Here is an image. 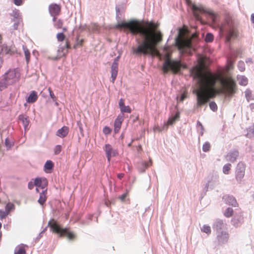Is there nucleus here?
Masks as SVG:
<instances>
[{"mask_svg": "<svg viewBox=\"0 0 254 254\" xmlns=\"http://www.w3.org/2000/svg\"><path fill=\"white\" fill-rule=\"evenodd\" d=\"M206 58L200 57L198 65L191 70V74L197 80V86L193 93L196 95L197 105L201 106L206 104L210 99L216 95L226 93L229 95L236 92V84L231 77L221 79L223 88H216V82L220 79L218 74L205 71Z\"/></svg>", "mask_w": 254, "mask_h": 254, "instance_id": "f257e3e1", "label": "nucleus"}, {"mask_svg": "<svg viewBox=\"0 0 254 254\" xmlns=\"http://www.w3.org/2000/svg\"><path fill=\"white\" fill-rule=\"evenodd\" d=\"M117 26L127 28L132 35L139 34L142 37V40L136 39L138 45L136 48H132L133 54L137 56L159 55L156 46L162 41L163 35L160 31L157 30L158 27L157 24L147 21L142 25L137 20H130L119 23Z\"/></svg>", "mask_w": 254, "mask_h": 254, "instance_id": "f03ea898", "label": "nucleus"}, {"mask_svg": "<svg viewBox=\"0 0 254 254\" xmlns=\"http://www.w3.org/2000/svg\"><path fill=\"white\" fill-rule=\"evenodd\" d=\"M163 50L165 52L164 56V62L162 67L164 73L171 71L173 74H177L182 69L187 68V66L185 63H182L181 60H174L171 58L172 54L169 47H164Z\"/></svg>", "mask_w": 254, "mask_h": 254, "instance_id": "7ed1b4c3", "label": "nucleus"}, {"mask_svg": "<svg viewBox=\"0 0 254 254\" xmlns=\"http://www.w3.org/2000/svg\"><path fill=\"white\" fill-rule=\"evenodd\" d=\"M192 8L193 11L194 15L196 19H198L199 18V15L197 13V11L201 13H207L209 15L213 24L215 23L217 18L219 17V15L217 13H215L213 10L204 7L202 5L197 6L193 4L192 6Z\"/></svg>", "mask_w": 254, "mask_h": 254, "instance_id": "20e7f679", "label": "nucleus"}, {"mask_svg": "<svg viewBox=\"0 0 254 254\" xmlns=\"http://www.w3.org/2000/svg\"><path fill=\"white\" fill-rule=\"evenodd\" d=\"M176 46L182 54L191 55V43L189 40H185L180 37L176 39Z\"/></svg>", "mask_w": 254, "mask_h": 254, "instance_id": "39448f33", "label": "nucleus"}, {"mask_svg": "<svg viewBox=\"0 0 254 254\" xmlns=\"http://www.w3.org/2000/svg\"><path fill=\"white\" fill-rule=\"evenodd\" d=\"M20 76V73L17 69H10L4 76V84L9 85L16 82L19 80Z\"/></svg>", "mask_w": 254, "mask_h": 254, "instance_id": "423d86ee", "label": "nucleus"}, {"mask_svg": "<svg viewBox=\"0 0 254 254\" xmlns=\"http://www.w3.org/2000/svg\"><path fill=\"white\" fill-rule=\"evenodd\" d=\"M48 226L50 228V230L53 233L60 237L64 235V229L58 223V222L54 219H52L48 222Z\"/></svg>", "mask_w": 254, "mask_h": 254, "instance_id": "0eeeda50", "label": "nucleus"}, {"mask_svg": "<svg viewBox=\"0 0 254 254\" xmlns=\"http://www.w3.org/2000/svg\"><path fill=\"white\" fill-rule=\"evenodd\" d=\"M48 181L44 178H37L35 179V185L37 187L36 190L37 192H39V189L47 190V187L48 186Z\"/></svg>", "mask_w": 254, "mask_h": 254, "instance_id": "6e6552de", "label": "nucleus"}, {"mask_svg": "<svg viewBox=\"0 0 254 254\" xmlns=\"http://www.w3.org/2000/svg\"><path fill=\"white\" fill-rule=\"evenodd\" d=\"M246 166L242 163H239L237 169H236V179L238 181H241L242 179L245 176Z\"/></svg>", "mask_w": 254, "mask_h": 254, "instance_id": "1a4fd4ad", "label": "nucleus"}, {"mask_svg": "<svg viewBox=\"0 0 254 254\" xmlns=\"http://www.w3.org/2000/svg\"><path fill=\"white\" fill-rule=\"evenodd\" d=\"M104 150L106 153V157L109 162L110 161L112 157L115 156L118 154L117 151L114 149L112 145L110 144H106Z\"/></svg>", "mask_w": 254, "mask_h": 254, "instance_id": "9d476101", "label": "nucleus"}, {"mask_svg": "<svg viewBox=\"0 0 254 254\" xmlns=\"http://www.w3.org/2000/svg\"><path fill=\"white\" fill-rule=\"evenodd\" d=\"M49 10L52 16L54 17V20L56 21L55 16L58 15L61 10L60 6L56 4H52L49 6Z\"/></svg>", "mask_w": 254, "mask_h": 254, "instance_id": "9b49d317", "label": "nucleus"}, {"mask_svg": "<svg viewBox=\"0 0 254 254\" xmlns=\"http://www.w3.org/2000/svg\"><path fill=\"white\" fill-rule=\"evenodd\" d=\"M123 121V118L122 117L118 116L115 120L114 123V132L115 133H118L121 127Z\"/></svg>", "mask_w": 254, "mask_h": 254, "instance_id": "f8f14e48", "label": "nucleus"}, {"mask_svg": "<svg viewBox=\"0 0 254 254\" xmlns=\"http://www.w3.org/2000/svg\"><path fill=\"white\" fill-rule=\"evenodd\" d=\"M238 155L239 152L237 150L230 152L226 156L227 160L231 162H234Z\"/></svg>", "mask_w": 254, "mask_h": 254, "instance_id": "ddd939ff", "label": "nucleus"}, {"mask_svg": "<svg viewBox=\"0 0 254 254\" xmlns=\"http://www.w3.org/2000/svg\"><path fill=\"white\" fill-rule=\"evenodd\" d=\"M238 36V31L234 28L230 29L226 36L227 41L229 42L232 39L236 38Z\"/></svg>", "mask_w": 254, "mask_h": 254, "instance_id": "4468645a", "label": "nucleus"}, {"mask_svg": "<svg viewBox=\"0 0 254 254\" xmlns=\"http://www.w3.org/2000/svg\"><path fill=\"white\" fill-rule=\"evenodd\" d=\"M223 199H224L226 203H228L229 205H231L233 206H237L238 205L235 198L233 196L226 195L224 196Z\"/></svg>", "mask_w": 254, "mask_h": 254, "instance_id": "2eb2a0df", "label": "nucleus"}, {"mask_svg": "<svg viewBox=\"0 0 254 254\" xmlns=\"http://www.w3.org/2000/svg\"><path fill=\"white\" fill-rule=\"evenodd\" d=\"M118 66L116 64H113L111 67V78L113 83L114 82L118 74Z\"/></svg>", "mask_w": 254, "mask_h": 254, "instance_id": "dca6fc26", "label": "nucleus"}, {"mask_svg": "<svg viewBox=\"0 0 254 254\" xmlns=\"http://www.w3.org/2000/svg\"><path fill=\"white\" fill-rule=\"evenodd\" d=\"M47 190H43L40 192V197L38 202L41 204L43 205L47 200Z\"/></svg>", "mask_w": 254, "mask_h": 254, "instance_id": "f3484780", "label": "nucleus"}, {"mask_svg": "<svg viewBox=\"0 0 254 254\" xmlns=\"http://www.w3.org/2000/svg\"><path fill=\"white\" fill-rule=\"evenodd\" d=\"M18 119L22 123L24 128L26 130L29 124V120L28 119V117L26 115H20L18 116Z\"/></svg>", "mask_w": 254, "mask_h": 254, "instance_id": "a211bd4d", "label": "nucleus"}, {"mask_svg": "<svg viewBox=\"0 0 254 254\" xmlns=\"http://www.w3.org/2000/svg\"><path fill=\"white\" fill-rule=\"evenodd\" d=\"M38 96L37 92L35 91H32L27 98L26 101L29 103H33L37 101Z\"/></svg>", "mask_w": 254, "mask_h": 254, "instance_id": "6ab92c4d", "label": "nucleus"}, {"mask_svg": "<svg viewBox=\"0 0 254 254\" xmlns=\"http://www.w3.org/2000/svg\"><path fill=\"white\" fill-rule=\"evenodd\" d=\"M26 246L23 244L17 246L15 249L14 254H26Z\"/></svg>", "mask_w": 254, "mask_h": 254, "instance_id": "aec40b11", "label": "nucleus"}, {"mask_svg": "<svg viewBox=\"0 0 254 254\" xmlns=\"http://www.w3.org/2000/svg\"><path fill=\"white\" fill-rule=\"evenodd\" d=\"M228 239V234L225 232H221L220 234H219L218 235V241L221 243H224L227 241Z\"/></svg>", "mask_w": 254, "mask_h": 254, "instance_id": "412c9836", "label": "nucleus"}, {"mask_svg": "<svg viewBox=\"0 0 254 254\" xmlns=\"http://www.w3.org/2000/svg\"><path fill=\"white\" fill-rule=\"evenodd\" d=\"M54 167V164L51 160L47 161L44 165L45 171L46 173H51V170L53 169Z\"/></svg>", "mask_w": 254, "mask_h": 254, "instance_id": "4be33fe9", "label": "nucleus"}, {"mask_svg": "<svg viewBox=\"0 0 254 254\" xmlns=\"http://www.w3.org/2000/svg\"><path fill=\"white\" fill-rule=\"evenodd\" d=\"M237 80L238 81V83L242 86L247 85L248 82L247 78L242 75L238 76L237 77Z\"/></svg>", "mask_w": 254, "mask_h": 254, "instance_id": "5701e85b", "label": "nucleus"}, {"mask_svg": "<svg viewBox=\"0 0 254 254\" xmlns=\"http://www.w3.org/2000/svg\"><path fill=\"white\" fill-rule=\"evenodd\" d=\"M64 236L66 237L69 240H73L76 237L75 235L67 228H64Z\"/></svg>", "mask_w": 254, "mask_h": 254, "instance_id": "b1692460", "label": "nucleus"}, {"mask_svg": "<svg viewBox=\"0 0 254 254\" xmlns=\"http://www.w3.org/2000/svg\"><path fill=\"white\" fill-rule=\"evenodd\" d=\"M180 117V115L179 113H177L174 116L170 118L168 122L167 123V124H165V126H167V125H173L176 120H177Z\"/></svg>", "mask_w": 254, "mask_h": 254, "instance_id": "393cba45", "label": "nucleus"}, {"mask_svg": "<svg viewBox=\"0 0 254 254\" xmlns=\"http://www.w3.org/2000/svg\"><path fill=\"white\" fill-rule=\"evenodd\" d=\"M22 48L24 51L26 63L27 64H28L30 59V53L26 46L23 45Z\"/></svg>", "mask_w": 254, "mask_h": 254, "instance_id": "a878e982", "label": "nucleus"}, {"mask_svg": "<svg viewBox=\"0 0 254 254\" xmlns=\"http://www.w3.org/2000/svg\"><path fill=\"white\" fill-rule=\"evenodd\" d=\"M89 30L93 32L99 31L100 27L96 23H92L89 26Z\"/></svg>", "mask_w": 254, "mask_h": 254, "instance_id": "bb28decb", "label": "nucleus"}, {"mask_svg": "<svg viewBox=\"0 0 254 254\" xmlns=\"http://www.w3.org/2000/svg\"><path fill=\"white\" fill-rule=\"evenodd\" d=\"M201 231L204 232L207 234H210L211 233V230L210 227L208 225H203L202 228L201 229Z\"/></svg>", "mask_w": 254, "mask_h": 254, "instance_id": "cd10ccee", "label": "nucleus"}, {"mask_svg": "<svg viewBox=\"0 0 254 254\" xmlns=\"http://www.w3.org/2000/svg\"><path fill=\"white\" fill-rule=\"evenodd\" d=\"M233 214V210L231 208H228L224 212V215L227 217H230Z\"/></svg>", "mask_w": 254, "mask_h": 254, "instance_id": "c85d7f7f", "label": "nucleus"}, {"mask_svg": "<svg viewBox=\"0 0 254 254\" xmlns=\"http://www.w3.org/2000/svg\"><path fill=\"white\" fill-rule=\"evenodd\" d=\"M14 205L11 203H8L5 206V211L9 213L12 210L14 209Z\"/></svg>", "mask_w": 254, "mask_h": 254, "instance_id": "c756f323", "label": "nucleus"}, {"mask_svg": "<svg viewBox=\"0 0 254 254\" xmlns=\"http://www.w3.org/2000/svg\"><path fill=\"white\" fill-rule=\"evenodd\" d=\"M231 165L230 164H227L224 166L223 168V172L225 174H228L229 171L231 170Z\"/></svg>", "mask_w": 254, "mask_h": 254, "instance_id": "7c9ffc66", "label": "nucleus"}, {"mask_svg": "<svg viewBox=\"0 0 254 254\" xmlns=\"http://www.w3.org/2000/svg\"><path fill=\"white\" fill-rule=\"evenodd\" d=\"M210 144L209 142H205L202 146V150L204 152H207L210 150Z\"/></svg>", "mask_w": 254, "mask_h": 254, "instance_id": "2f4dec72", "label": "nucleus"}, {"mask_svg": "<svg viewBox=\"0 0 254 254\" xmlns=\"http://www.w3.org/2000/svg\"><path fill=\"white\" fill-rule=\"evenodd\" d=\"M121 111L123 113H130L131 112V109L128 106H124L123 108L121 109Z\"/></svg>", "mask_w": 254, "mask_h": 254, "instance_id": "473e14b6", "label": "nucleus"}, {"mask_svg": "<svg viewBox=\"0 0 254 254\" xmlns=\"http://www.w3.org/2000/svg\"><path fill=\"white\" fill-rule=\"evenodd\" d=\"M213 35L211 33H207L206 35L205 40L207 42H211L213 40Z\"/></svg>", "mask_w": 254, "mask_h": 254, "instance_id": "72a5a7b5", "label": "nucleus"}, {"mask_svg": "<svg viewBox=\"0 0 254 254\" xmlns=\"http://www.w3.org/2000/svg\"><path fill=\"white\" fill-rule=\"evenodd\" d=\"M209 107L213 111H215L217 109V106L214 102H211L209 103Z\"/></svg>", "mask_w": 254, "mask_h": 254, "instance_id": "f704fd0d", "label": "nucleus"}, {"mask_svg": "<svg viewBox=\"0 0 254 254\" xmlns=\"http://www.w3.org/2000/svg\"><path fill=\"white\" fill-rule=\"evenodd\" d=\"M111 131L112 129L108 127H104L103 130V133L106 135L110 134Z\"/></svg>", "mask_w": 254, "mask_h": 254, "instance_id": "c9c22d12", "label": "nucleus"}, {"mask_svg": "<svg viewBox=\"0 0 254 254\" xmlns=\"http://www.w3.org/2000/svg\"><path fill=\"white\" fill-rule=\"evenodd\" d=\"M152 164L151 160H150L148 162H142L141 164L144 167V169L147 168L149 166H151Z\"/></svg>", "mask_w": 254, "mask_h": 254, "instance_id": "e433bc0d", "label": "nucleus"}, {"mask_svg": "<svg viewBox=\"0 0 254 254\" xmlns=\"http://www.w3.org/2000/svg\"><path fill=\"white\" fill-rule=\"evenodd\" d=\"M62 147L61 145H57L54 149L55 154H59L62 151Z\"/></svg>", "mask_w": 254, "mask_h": 254, "instance_id": "4c0bfd02", "label": "nucleus"}, {"mask_svg": "<svg viewBox=\"0 0 254 254\" xmlns=\"http://www.w3.org/2000/svg\"><path fill=\"white\" fill-rule=\"evenodd\" d=\"M63 24V21L60 19L55 23V25L57 28H61Z\"/></svg>", "mask_w": 254, "mask_h": 254, "instance_id": "58836bf2", "label": "nucleus"}, {"mask_svg": "<svg viewBox=\"0 0 254 254\" xmlns=\"http://www.w3.org/2000/svg\"><path fill=\"white\" fill-rule=\"evenodd\" d=\"M48 90L50 93V95L51 98H52L54 101L56 100V97H55L53 91L52 90L51 88L50 87H49Z\"/></svg>", "mask_w": 254, "mask_h": 254, "instance_id": "ea45409f", "label": "nucleus"}, {"mask_svg": "<svg viewBox=\"0 0 254 254\" xmlns=\"http://www.w3.org/2000/svg\"><path fill=\"white\" fill-rule=\"evenodd\" d=\"M14 4L17 6L21 5L23 4V0H13Z\"/></svg>", "mask_w": 254, "mask_h": 254, "instance_id": "a19ab883", "label": "nucleus"}, {"mask_svg": "<svg viewBox=\"0 0 254 254\" xmlns=\"http://www.w3.org/2000/svg\"><path fill=\"white\" fill-rule=\"evenodd\" d=\"M238 66L241 71H243L245 70V64L244 62H240L238 64Z\"/></svg>", "mask_w": 254, "mask_h": 254, "instance_id": "79ce46f5", "label": "nucleus"}, {"mask_svg": "<svg viewBox=\"0 0 254 254\" xmlns=\"http://www.w3.org/2000/svg\"><path fill=\"white\" fill-rule=\"evenodd\" d=\"M57 38L59 41H63L64 40V33H59L57 34Z\"/></svg>", "mask_w": 254, "mask_h": 254, "instance_id": "37998d69", "label": "nucleus"}, {"mask_svg": "<svg viewBox=\"0 0 254 254\" xmlns=\"http://www.w3.org/2000/svg\"><path fill=\"white\" fill-rule=\"evenodd\" d=\"M5 144L8 148L11 147L12 145V142H11L8 138H6L5 140Z\"/></svg>", "mask_w": 254, "mask_h": 254, "instance_id": "c03bdc74", "label": "nucleus"}, {"mask_svg": "<svg viewBox=\"0 0 254 254\" xmlns=\"http://www.w3.org/2000/svg\"><path fill=\"white\" fill-rule=\"evenodd\" d=\"M57 135L59 136H62L64 135V127L59 129L57 133Z\"/></svg>", "mask_w": 254, "mask_h": 254, "instance_id": "a18cd8bd", "label": "nucleus"}, {"mask_svg": "<svg viewBox=\"0 0 254 254\" xmlns=\"http://www.w3.org/2000/svg\"><path fill=\"white\" fill-rule=\"evenodd\" d=\"M35 186V181H34V182L31 181L28 183V187L30 190L33 189Z\"/></svg>", "mask_w": 254, "mask_h": 254, "instance_id": "49530a36", "label": "nucleus"}, {"mask_svg": "<svg viewBox=\"0 0 254 254\" xmlns=\"http://www.w3.org/2000/svg\"><path fill=\"white\" fill-rule=\"evenodd\" d=\"M8 213H7L6 212H4L3 211H0V217L1 218H3L5 217L6 216L8 215Z\"/></svg>", "mask_w": 254, "mask_h": 254, "instance_id": "de8ad7c7", "label": "nucleus"}, {"mask_svg": "<svg viewBox=\"0 0 254 254\" xmlns=\"http://www.w3.org/2000/svg\"><path fill=\"white\" fill-rule=\"evenodd\" d=\"M119 105L120 109H121L125 106L124 100L123 99L121 98L120 100Z\"/></svg>", "mask_w": 254, "mask_h": 254, "instance_id": "09e8293b", "label": "nucleus"}, {"mask_svg": "<svg viewBox=\"0 0 254 254\" xmlns=\"http://www.w3.org/2000/svg\"><path fill=\"white\" fill-rule=\"evenodd\" d=\"M127 193H124L123 194H122L120 197V199L122 200V201H124L126 197H127Z\"/></svg>", "mask_w": 254, "mask_h": 254, "instance_id": "8fccbe9b", "label": "nucleus"}, {"mask_svg": "<svg viewBox=\"0 0 254 254\" xmlns=\"http://www.w3.org/2000/svg\"><path fill=\"white\" fill-rule=\"evenodd\" d=\"M223 223L222 220H218L216 222V226L217 227H221L223 225Z\"/></svg>", "mask_w": 254, "mask_h": 254, "instance_id": "3c124183", "label": "nucleus"}, {"mask_svg": "<svg viewBox=\"0 0 254 254\" xmlns=\"http://www.w3.org/2000/svg\"><path fill=\"white\" fill-rule=\"evenodd\" d=\"M120 57H117L115 60L113 64H116V65L118 66V62L119 60Z\"/></svg>", "mask_w": 254, "mask_h": 254, "instance_id": "603ef678", "label": "nucleus"}, {"mask_svg": "<svg viewBox=\"0 0 254 254\" xmlns=\"http://www.w3.org/2000/svg\"><path fill=\"white\" fill-rule=\"evenodd\" d=\"M186 98V95L185 93H184L181 96L180 100L181 101H183Z\"/></svg>", "mask_w": 254, "mask_h": 254, "instance_id": "864d4df0", "label": "nucleus"}, {"mask_svg": "<svg viewBox=\"0 0 254 254\" xmlns=\"http://www.w3.org/2000/svg\"><path fill=\"white\" fill-rule=\"evenodd\" d=\"M124 176V174L120 173L118 174V178L120 179H122Z\"/></svg>", "mask_w": 254, "mask_h": 254, "instance_id": "5fc2aeb1", "label": "nucleus"}, {"mask_svg": "<svg viewBox=\"0 0 254 254\" xmlns=\"http://www.w3.org/2000/svg\"><path fill=\"white\" fill-rule=\"evenodd\" d=\"M64 136L65 135V134H67L68 133V128L64 127Z\"/></svg>", "mask_w": 254, "mask_h": 254, "instance_id": "6e6d98bb", "label": "nucleus"}, {"mask_svg": "<svg viewBox=\"0 0 254 254\" xmlns=\"http://www.w3.org/2000/svg\"><path fill=\"white\" fill-rule=\"evenodd\" d=\"M251 20L254 23V13H253L251 15Z\"/></svg>", "mask_w": 254, "mask_h": 254, "instance_id": "4d7b16f0", "label": "nucleus"}, {"mask_svg": "<svg viewBox=\"0 0 254 254\" xmlns=\"http://www.w3.org/2000/svg\"><path fill=\"white\" fill-rule=\"evenodd\" d=\"M250 108L253 111H254V104H251L250 105Z\"/></svg>", "mask_w": 254, "mask_h": 254, "instance_id": "13d9d810", "label": "nucleus"}, {"mask_svg": "<svg viewBox=\"0 0 254 254\" xmlns=\"http://www.w3.org/2000/svg\"><path fill=\"white\" fill-rule=\"evenodd\" d=\"M239 221L241 222L243 221V217L240 216L239 218Z\"/></svg>", "mask_w": 254, "mask_h": 254, "instance_id": "bf43d9fd", "label": "nucleus"}, {"mask_svg": "<svg viewBox=\"0 0 254 254\" xmlns=\"http://www.w3.org/2000/svg\"><path fill=\"white\" fill-rule=\"evenodd\" d=\"M83 42V39H82V40H80V41L78 43V44H80V45H82V42Z\"/></svg>", "mask_w": 254, "mask_h": 254, "instance_id": "052dcab7", "label": "nucleus"}, {"mask_svg": "<svg viewBox=\"0 0 254 254\" xmlns=\"http://www.w3.org/2000/svg\"><path fill=\"white\" fill-rule=\"evenodd\" d=\"M233 221H234L235 224L237 223V222H236V217H235L233 219Z\"/></svg>", "mask_w": 254, "mask_h": 254, "instance_id": "680f3d73", "label": "nucleus"}, {"mask_svg": "<svg viewBox=\"0 0 254 254\" xmlns=\"http://www.w3.org/2000/svg\"><path fill=\"white\" fill-rule=\"evenodd\" d=\"M66 47H67V48H69V46H68V44H67V43H66Z\"/></svg>", "mask_w": 254, "mask_h": 254, "instance_id": "e2e57ef3", "label": "nucleus"}, {"mask_svg": "<svg viewBox=\"0 0 254 254\" xmlns=\"http://www.w3.org/2000/svg\"><path fill=\"white\" fill-rule=\"evenodd\" d=\"M131 144V143H129V144H128V146H130Z\"/></svg>", "mask_w": 254, "mask_h": 254, "instance_id": "0e129e2a", "label": "nucleus"}, {"mask_svg": "<svg viewBox=\"0 0 254 254\" xmlns=\"http://www.w3.org/2000/svg\"><path fill=\"white\" fill-rule=\"evenodd\" d=\"M1 39H2L1 36L0 35V41H1Z\"/></svg>", "mask_w": 254, "mask_h": 254, "instance_id": "69168bd1", "label": "nucleus"}, {"mask_svg": "<svg viewBox=\"0 0 254 254\" xmlns=\"http://www.w3.org/2000/svg\"><path fill=\"white\" fill-rule=\"evenodd\" d=\"M1 223L0 222V229H1Z\"/></svg>", "mask_w": 254, "mask_h": 254, "instance_id": "338daca9", "label": "nucleus"}, {"mask_svg": "<svg viewBox=\"0 0 254 254\" xmlns=\"http://www.w3.org/2000/svg\"><path fill=\"white\" fill-rule=\"evenodd\" d=\"M141 146L140 145V146H139L138 148L141 149Z\"/></svg>", "mask_w": 254, "mask_h": 254, "instance_id": "774afa93", "label": "nucleus"}]
</instances>
